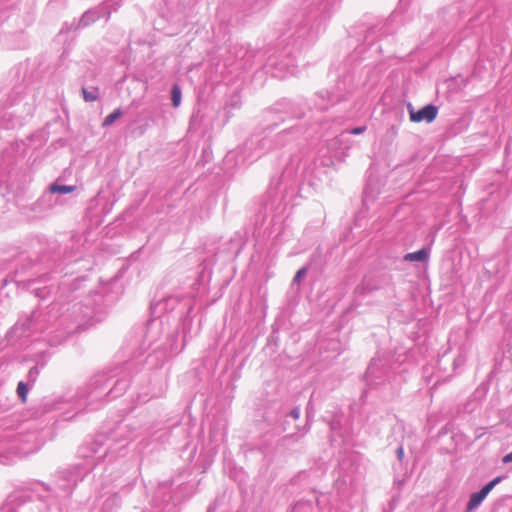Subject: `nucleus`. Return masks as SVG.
<instances>
[{
    "label": "nucleus",
    "instance_id": "obj_1",
    "mask_svg": "<svg viewBox=\"0 0 512 512\" xmlns=\"http://www.w3.org/2000/svg\"><path fill=\"white\" fill-rule=\"evenodd\" d=\"M409 118L411 122L419 123L425 121L431 123L438 115V108L434 105H426L418 111H415L411 104L408 105Z\"/></svg>",
    "mask_w": 512,
    "mask_h": 512
},
{
    "label": "nucleus",
    "instance_id": "obj_8",
    "mask_svg": "<svg viewBox=\"0 0 512 512\" xmlns=\"http://www.w3.org/2000/svg\"><path fill=\"white\" fill-rule=\"evenodd\" d=\"M82 93H83V97H84L85 101H88V102L95 101L98 98L97 91L89 92L85 88H83Z\"/></svg>",
    "mask_w": 512,
    "mask_h": 512
},
{
    "label": "nucleus",
    "instance_id": "obj_9",
    "mask_svg": "<svg viewBox=\"0 0 512 512\" xmlns=\"http://www.w3.org/2000/svg\"><path fill=\"white\" fill-rule=\"evenodd\" d=\"M306 272H307L306 268L299 269L294 277V282L299 283L301 281V279L305 276Z\"/></svg>",
    "mask_w": 512,
    "mask_h": 512
},
{
    "label": "nucleus",
    "instance_id": "obj_7",
    "mask_svg": "<svg viewBox=\"0 0 512 512\" xmlns=\"http://www.w3.org/2000/svg\"><path fill=\"white\" fill-rule=\"evenodd\" d=\"M181 100V91L178 86H174L172 89V104L174 107L179 106Z\"/></svg>",
    "mask_w": 512,
    "mask_h": 512
},
{
    "label": "nucleus",
    "instance_id": "obj_6",
    "mask_svg": "<svg viewBox=\"0 0 512 512\" xmlns=\"http://www.w3.org/2000/svg\"><path fill=\"white\" fill-rule=\"evenodd\" d=\"M121 110L120 109H117L115 110L114 112H112L111 114H109L105 119H104V122H103V125L104 126H109L111 125L112 123H114V121H116L120 116H121Z\"/></svg>",
    "mask_w": 512,
    "mask_h": 512
},
{
    "label": "nucleus",
    "instance_id": "obj_4",
    "mask_svg": "<svg viewBox=\"0 0 512 512\" xmlns=\"http://www.w3.org/2000/svg\"><path fill=\"white\" fill-rule=\"evenodd\" d=\"M428 257V253L425 249H420L416 252L408 253L404 259L407 261H424Z\"/></svg>",
    "mask_w": 512,
    "mask_h": 512
},
{
    "label": "nucleus",
    "instance_id": "obj_13",
    "mask_svg": "<svg viewBox=\"0 0 512 512\" xmlns=\"http://www.w3.org/2000/svg\"><path fill=\"white\" fill-rule=\"evenodd\" d=\"M293 416H294L295 418H297V417H298V414H297L296 412H293Z\"/></svg>",
    "mask_w": 512,
    "mask_h": 512
},
{
    "label": "nucleus",
    "instance_id": "obj_12",
    "mask_svg": "<svg viewBox=\"0 0 512 512\" xmlns=\"http://www.w3.org/2000/svg\"><path fill=\"white\" fill-rule=\"evenodd\" d=\"M398 455L400 458L403 456V448H399Z\"/></svg>",
    "mask_w": 512,
    "mask_h": 512
},
{
    "label": "nucleus",
    "instance_id": "obj_11",
    "mask_svg": "<svg viewBox=\"0 0 512 512\" xmlns=\"http://www.w3.org/2000/svg\"><path fill=\"white\" fill-rule=\"evenodd\" d=\"M365 130V127H357L351 131L352 134H360Z\"/></svg>",
    "mask_w": 512,
    "mask_h": 512
},
{
    "label": "nucleus",
    "instance_id": "obj_2",
    "mask_svg": "<svg viewBox=\"0 0 512 512\" xmlns=\"http://www.w3.org/2000/svg\"><path fill=\"white\" fill-rule=\"evenodd\" d=\"M498 482H500V477H496L495 479L487 483L479 492L473 493L470 496L467 509L471 511L474 508H476L485 499L488 493L494 488V486Z\"/></svg>",
    "mask_w": 512,
    "mask_h": 512
},
{
    "label": "nucleus",
    "instance_id": "obj_10",
    "mask_svg": "<svg viewBox=\"0 0 512 512\" xmlns=\"http://www.w3.org/2000/svg\"><path fill=\"white\" fill-rule=\"evenodd\" d=\"M502 462L505 464L512 462V451L502 458Z\"/></svg>",
    "mask_w": 512,
    "mask_h": 512
},
{
    "label": "nucleus",
    "instance_id": "obj_3",
    "mask_svg": "<svg viewBox=\"0 0 512 512\" xmlns=\"http://www.w3.org/2000/svg\"><path fill=\"white\" fill-rule=\"evenodd\" d=\"M76 188L75 185H58L57 183H53L50 185L49 190L51 193L67 194L74 192Z\"/></svg>",
    "mask_w": 512,
    "mask_h": 512
},
{
    "label": "nucleus",
    "instance_id": "obj_5",
    "mask_svg": "<svg viewBox=\"0 0 512 512\" xmlns=\"http://www.w3.org/2000/svg\"><path fill=\"white\" fill-rule=\"evenodd\" d=\"M17 394L23 403L27 401L28 388L27 385L22 381H20L17 385Z\"/></svg>",
    "mask_w": 512,
    "mask_h": 512
}]
</instances>
